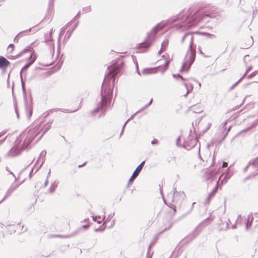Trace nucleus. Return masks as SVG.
<instances>
[{
  "mask_svg": "<svg viewBox=\"0 0 258 258\" xmlns=\"http://www.w3.org/2000/svg\"><path fill=\"white\" fill-rule=\"evenodd\" d=\"M123 66V62L121 58H119L117 61L108 67L107 75L105 77L102 83L101 96V100L98 104V106L93 111L95 114L99 111L104 112L110 104V99L112 94V89L115 82V76L120 71L121 68Z\"/></svg>",
  "mask_w": 258,
  "mask_h": 258,
  "instance_id": "obj_2",
  "label": "nucleus"
},
{
  "mask_svg": "<svg viewBox=\"0 0 258 258\" xmlns=\"http://www.w3.org/2000/svg\"><path fill=\"white\" fill-rule=\"evenodd\" d=\"M54 0H49V7H53Z\"/></svg>",
  "mask_w": 258,
  "mask_h": 258,
  "instance_id": "obj_45",
  "label": "nucleus"
},
{
  "mask_svg": "<svg viewBox=\"0 0 258 258\" xmlns=\"http://www.w3.org/2000/svg\"><path fill=\"white\" fill-rule=\"evenodd\" d=\"M154 72V69H145L143 70L142 73L144 75L150 74Z\"/></svg>",
  "mask_w": 258,
  "mask_h": 258,
  "instance_id": "obj_23",
  "label": "nucleus"
},
{
  "mask_svg": "<svg viewBox=\"0 0 258 258\" xmlns=\"http://www.w3.org/2000/svg\"><path fill=\"white\" fill-rule=\"evenodd\" d=\"M257 74H258V70L255 71L254 72H252V73H251L249 75H248L247 78L248 79H250L254 76H256Z\"/></svg>",
  "mask_w": 258,
  "mask_h": 258,
  "instance_id": "obj_27",
  "label": "nucleus"
},
{
  "mask_svg": "<svg viewBox=\"0 0 258 258\" xmlns=\"http://www.w3.org/2000/svg\"><path fill=\"white\" fill-rule=\"evenodd\" d=\"M145 161H143L137 167V168H138V169H139L140 170H142L144 164H145Z\"/></svg>",
  "mask_w": 258,
  "mask_h": 258,
  "instance_id": "obj_33",
  "label": "nucleus"
},
{
  "mask_svg": "<svg viewBox=\"0 0 258 258\" xmlns=\"http://www.w3.org/2000/svg\"><path fill=\"white\" fill-rule=\"evenodd\" d=\"M33 171V168L32 169L31 172H30V174H29L30 178L32 177V173Z\"/></svg>",
  "mask_w": 258,
  "mask_h": 258,
  "instance_id": "obj_61",
  "label": "nucleus"
},
{
  "mask_svg": "<svg viewBox=\"0 0 258 258\" xmlns=\"http://www.w3.org/2000/svg\"><path fill=\"white\" fill-rule=\"evenodd\" d=\"M17 139H18V138ZM17 140H16L15 142V146L13 147L6 154V156L7 157H12L18 155L20 153L21 150H24L22 148L24 139H23L21 142L18 144H16ZM28 146L29 145L24 148V149H26Z\"/></svg>",
  "mask_w": 258,
  "mask_h": 258,
  "instance_id": "obj_5",
  "label": "nucleus"
},
{
  "mask_svg": "<svg viewBox=\"0 0 258 258\" xmlns=\"http://www.w3.org/2000/svg\"><path fill=\"white\" fill-rule=\"evenodd\" d=\"M91 11L90 7H86L83 9V12L86 13L90 12Z\"/></svg>",
  "mask_w": 258,
  "mask_h": 258,
  "instance_id": "obj_35",
  "label": "nucleus"
},
{
  "mask_svg": "<svg viewBox=\"0 0 258 258\" xmlns=\"http://www.w3.org/2000/svg\"><path fill=\"white\" fill-rule=\"evenodd\" d=\"M152 101H153V99H151V100L150 101V102H149L148 104H147L146 105H145L142 108L140 109L139 111H142L144 110L145 109H146V108H147L151 104V103H152Z\"/></svg>",
  "mask_w": 258,
  "mask_h": 258,
  "instance_id": "obj_31",
  "label": "nucleus"
},
{
  "mask_svg": "<svg viewBox=\"0 0 258 258\" xmlns=\"http://www.w3.org/2000/svg\"><path fill=\"white\" fill-rule=\"evenodd\" d=\"M46 151H43L40 154V157L41 156H45V154H46Z\"/></svg>",
  "mask_w": 258,
  "mask_h": 258,
  "instance_id": "obj_50",
  "label": "nucleus"
},
{
  "mask_svg": "<svg viewBox=\"0 0 258 258\" xmlns=\"http://www.w3.org/2000/svg\"><path fill=\"white\" fill-rule=\"evenodd\" d=\"M14 48V44H10L8 47V50L10 51V52H12L13 51Z\"/></svg>",
  "mask_w": 258,
  "mask_h": 258,
  "instance_id": "obj_32",
  "label": "nucleus"
},
{
  "mask_svg": "<svg viewBox=\"0 0 258 258\" xmlns=\"http://www.w3.org/2000/svg\"><path fill=\"white\" fill-rule=\"evenodd\" d=\"M198 234L199 232H197V229H196L192 233L188 235L187 238H189L190 240H191L192 239H194Z\"/></svg>",
  "mask_w": 258,
  "mask_h": 258,
  "instance_id": "obj_24",
  "label": "nucleus"
},
{
  "mask_svg": "<svg viewBox=\"0 0 258 258\" xmlns=\"http://www.w3.org/2000/svg\"><path fill=\"white\" fill-rule=\"evenodd\" d=\"M191 139H190L189 142L185 141H184L182 146L185 148H191L195 146L196 145L197 140L195 139H194L192 137H191Z\"/></svg>",
  "mask_w": 258,
  "mask_h": 258,
  "instance_id": "obj_13",
  "label": "nucleus"
},
{
  "mask_svg": "<svg viewBox=\"0 0 258 258\" xmlns=\"http://www.w3.org/2000/svg\"><path fill=\"white\" fill-rule=\"evenodd\" d=\"M184 197L183 192L175 191L172 197V202L177 204L183 200Z\"/></svg>",
  "mask_w": 258,
  "mask_h": 258,
  "instance_id": "obj_8",
  "label": "nucleus"
},
{
  "mask_svg": "<svg viewBox=\"0 0 258 258\" xmlns=\"http://www.w3.org/2000/svg\"><path fill=\"white\" fill-rule=\"evenodd\" d=\"M178 78H180L182 81H185L186 80L185 79H184L182 76H181L180 75H178Z\"/></svg>",
  "mask_w": 258,
  "mask_h": 258,
  "instance_id": "obj_55",
  "label": "nucleus"
},
{
  "mask_svg": "<svg viewBox=\"0 0 258 258\" xmlns=\"http://www.w3.org/2000/svg\"><path fill=\"white\" fill-rule=\"evenodd\" d=\"M10 64V62L4 57L0 56V68L7 67Z\"/></svg>",
  "mask_w": 258,
  "mask_h": 258,
  "instance_id": "obj_16",
  "label": "nucleus"
},
{
  "mask_svg": "<svg viewBox=\"0 0 258 258\" xmlns=\"http://www.w3.org/2000/svg\"><path fill=\"white\" fill-rule=\"evenodd\" d=\"M228 166V163L226 162H223L222 166L223 167H226Z\"/></svg>",
  "mask_w": 258,
  "mask_h": 258,
  "instance_id": "obj_54",
  "label": "nucleus"
},
{
  "mask_svg": "<svg viewBox=\"0 0 258 258\" xmlns=\"http://www.w3.org/2000/svg\"><path fill=\"white\" fill-rule=\"evenodd\" d=\"M215 175V173L211 169H208L205 173V179L208 182L213 180V178Z\"/></svg>",
  "mask_w": 258,
  "mask_h": 258,
  "instance_id": "obj_11",
  "label": "nucleus"
},
{
  "mask_svg": "<svg viewBox=\"0 0 258 258\" xmlns=\"http://www.w3.org/2000/svg\"><path fill=\"white\" fill-rule=\"evenodd\" d=\"M184 86L185 87L186 89V94L185 95V96H186L190 91H191V90H192L193 89V86L191 85V84H188L187 83H184L183 84Z\"/></svg>",
  "mask_w": 258,
  "mask_h": 258,
  "instance_id": "obj_22",
  "label": "nucleus"
},
{
  "mask_svg": "<svg viewBox=\"0 0 258 258\" xmlns=\"http://www.w3.org/2000/svg\"><path fill=\"white\" fill-rule=\"evenodd\" d=\"M6 133V131H4L0 133V138Z\"/></svg>",
  "mask_w": 258,
  "mask_h": 258,
  "instance_id": "obj_48",
  "label": "nucleus"
},
{
  "mask_svg": "<svg viewBox=\"0 0 258 258\" xmlns=\"http://www.w3.org/2000/svg\"><path fill=\"white\" fill-rule=\"evenodd\" d=\"M249 168H251L253 171L252 172L253 176L258 174V157L249 162L248 165L244 168V171H246Z\"/></svg>",
  "mask_w": 258,
  "mask_h": 258,
  "instance_id": "obj_6",
  "label": "nucleus"
},
{
  "mask_svg": "<svg viewBox=\"0 0 258 258\" xmlns=\"http://www.w3.org/2000/svg\"><path fill=\"white\" fill-rule=\"evenodd\" d=\"M152 101H153V99H151V100L150 101V102H149L148 104H147L146 105H145L142 108L140 109L139 111H142L144 110L145 109H146V108H147L151 104V103H152Z\"/></svg>",
  "mask_w": 258,
  "mask_h": 258,
  "instance_id": "obj_30",
  "label": "nucleus"
},
{
  "mask_svg": "<svg viewBox=\"0 0 258 258\" xmlns=\"http://www.w3.org/2000/svg\"><path fill=\"white\" fill-rule=\"evenodd\" d=\"M240 83V81H237L234 84H233L230 88V90H231L234 88Z\"/></svg>",
  "mask_w": 258,
  "mask_h": 258,
  "instance_id": "obj_40",
  "label": "nucleus"
},
{
  "mask_svg": "<svg viewBox=\"0 0 258 258\" xmlns=\"http://www.w3.org/2000/svg\"><path fill=\"white\" fill-rule=\"evenodd\" d=\"M59 183V181L57 180H55L50 185L49 189L48 192L50 194H52L54 192L55 190L56 187L58 186V184Z\"/></svg>",
  "mask_w": 258,
  "mask_h": 258,
  "instance_id": "obj_17",
  "label": "nucleus"
},
{
  "mask_svg": "<svg viewBox=\"0 0 258 258\" xmlns=\"http://www.w3.org/2000/svg\"><path fill=\"white\" fill-rule=\"evenodd\" d=\"M246 74H247V73H246V72H245V73L243 75V76L241 77V78L238 81H240V82L241 81V80L244 79V78L245 77Z\"/></svg>",
  "mask_w": 258,
  "mask_h": 258,
  "instance_id": "obj_47",
  "label": "nucleus"
},
{
  "mask_svg": "<svg viewBox=\"0 0 258 258\" xmlns=\"http://www.w3.org/2000/svg\"><path fill=\"white\" fill-rule=\"evenodd\" d=\"M214 17L215 15L211 13L202 11H196L191 16H190L189 13L185 14L180 13L169 19L166 22H162L157 24L149 33H148L147 40L144 42L140 43V48H148L155 40V36L158 32L167 25L178 22L176 24L177 26L178 29L182 27L189 28L196 25L201 22L204 23L208 22L210 18Z\"/></svg>",
  "mask_w": 258,
  "mask_h": 258,
  "instance_id": "obj_1",
  "label": "nucleus"
},
{
  "mask_svg": "<svg viewBox=\"0 0 258 258\" xmlns=\"http://www.w3.org/2000/svg\"><path fill=\"white\" fill-rule=\"evenodd\" d=\"M178 74H177V75L173 74V75H172V76H173V78H176V79L177 77H178Z\"/></svg>",
  "mask_w": 258,
  "mask_h": 258,
  "instance_id": "obj_63",
  "label": "nucleus"
},
{
  "mask_svg": "<svg viewBox=\"0 0 258 258\" xmlns=\"http://www.w3.org/2000/svg\"><path fill=\"white\" fill-rule=\"evenodd\" d=\"M92 218H93V221H97L98 223H101V221H99V220L97 221V216H95V217H94V216H92Z\"/></svg>",
  "mask_w": 258,
  "mask_h": 258,
  "instance_id": "obj_43",
  "label": "nucleus"
},
{
  "mask_svg": "<svg viewBox=\"0 0 258 258\" xmlns=\"http://www.w3.org/2000/svg\"><path fill=\"white\" fill-rule=\"evenodd\" d=\"M141 171L136 168V170L134 171L132 176L130 178L129 182H132L139 174Z\"/></svg>",
  "mask_w": 258,
  "mask_h": 258,
  "instance_id": "obj_21",
  "label": "nucleus"
},
{
  "mask_svg": "<svg viewBox=\"0 0 258 258\" xmlns=\"http://www.w3.org/2000/svg\"><path fill=\"white\" fill-rule=\"evenodd\" d=\"M168 43H169L168 38H166L161 44V48L158 52L159 55H160L161 53H162V52H163L166 50V47L168 45Z\"/></svg>",
  "mask_w": 258,
  "mask_h": 258,
  "instance_id": "obj_14",
  "label": "nucleus"
},
{
  "mask_svg": "<svg viewBox=\"0 0 258 258\" xmlns=\"http://www.w3.org/2000/svg\"><path fill=\"white\" fill-rule=\"evenodd\" d=\"M78 25V23H76L73 27V28L72 29H69L68 30L67 32V34L64 37V39L66 40H68L70 37H71L73 32L74 31V30L76 29V28L77 27Z\"/></svg>",
  "mask_w": 258,
  "mask_h": 258,
  "instance_id": "obj_19",
  "label": "nucleus"
},
{
  "mask_svg": "<svg viewBox=\"0 0 258 258\" xmlns=\"http://www.w3.org/2000/svg\"><path fill=\"white\" fill-rule=\"evenodd\" d=\"M35 58H33L32 60H31L30 62H28L27 64H26L22 69L21 72V84H22V87L23 90L25 91V83L24 81L23 80L22 76V72L23 71L27 70L35 61Z\"/></svg>",
  "mask_w": 258,
  "mask_h": 258,
  "instance_id": "obj_10",
  "label": "nucleus"
},
{
  "mask_svg": "<svg viewBox=\"0 0 258 258\" xmlns=\"http://www.w3.org/2000/svg\"><path fill=\"white\" fill-rule=\"evenodd\" d=\"M50 175V169H49V172H48V173L47 174V177H46V179H48V178L49 177Z\"/></svg>",
  "mask_w": 258,
  "mask_h": 258,
  "instance_id": "obj_60",
  "label": "nucleus"
},
{
  "mask_svg": "<svg viewBox=\"0 0 258 258\" xmlns=\"http://www.w3.org/2000/svg\"><path fill=\"white\" fill-rule=\"evenodd\" d=\"M43 162H44V161L43 160L42 163H41V164L37 168V169L36 170L35 172L37 171L41 167V166H42V164L43 163Z\"/></svg>",
  "mask_w": 258,
  "mask_h": 258,
  "instance_id": "obj_58",
  "label": "nucleus"
},
{
  "mask_svg": "<svg viewBox=\"0 0 258 258\" xmlns=\"http://www.w3.org/2000/svg\"><path fill=\"white\" fill-rule=\"evenodd\" d=\"M249 56L248 54L245 55L244 56L243 61L245 63V66H247L248 62H249L250 61V59H249Z\"/></svg>",
  "mask_w": 258,
  "mask_h": 258,
  "instance_id": "obj_28",
  "label": "nucleus"
},
{
  "mask_svg": "<svg viewBox=\"0 0 258 258\" xmlns=\"http://www.w3.org/2000/svg\"><path fill=\"white\" fill-rule=\"evenodd\" d=\"M105 218V216H103V217L101 218V217L100 216H97V219H100L101 220H103Z\"/></svg>",
  "mask_w": 258,
  "mask_h": 258,
  "instance_id": "obj_57",
  "label": "nucleus"
},
{
  "mask_svg": "<svg viewBox=\"0 0 258 258\" xmlns=\"http://www.w3.org/2000/svg\"><path fill=\"white\" fill-rule=\"evenodd\" d=\"M113 215L110 214V215L108 216V219L109 220H110V219L112 218Z\"/></svg>",
  "mask_w": 258,
  "mask_h": 258,
  "instance_id": "obj_62",
  "label": "nucleus"
},
{
  "mask_svg": "<svg viewBox=\"0 0 258 258\" xmlns=\"http://www.w3.org/2000/svg\"><path fill=\"white\" fill-rule=\"evenodd\" d=\"M258 12V10L255 9L253 11V16H256L257 13Z\"/></svg>",
  "mask_w": 258,
  "mask_h": 258,
  "instance_id": "obj_46",
  "label": "nucleus"
},
{
  "mask_svg": "<svg viewBox=\"0 0 258 258\" xmlns=\"http://www.w3.org/2000/svg\"><path fill=\"white\" fill-rule=\"evenodd\" d=\"M180 137H178V138L176 139V146H178V147H181V145L180 144Z\"/></svg>",
  "mask_w": 258,
  "mask_h": 258,
  "instance_id": "obj_37",
  "label": "nucleus"
},
{
  "mask_svg": "<svg viewBox=\"0 0 258 258\" xmlns=\"http://www.w3.org/2000/svg\"><path fill=\"white\" fill-rule=\"evenodd\" d=\"M66 30V28L65 26L61 28L60 33H59V35L58 41H59V40H60V37L62 35H63V34L64 33Z\"/></svg>",
  "mask_w": 258,
  "mask_h": 258,
  "instance_id": "obj_29",
  "label": "nucleus"
},
{
  "mask_svg": "<svg viewBox=\"0 0 258 258\" xmlns=\"http://www.w3.org/2000/svg\"><path fill=\"white\" fill-rule=\"evenodd\" d=\"M230 177V175H229L228 173H227L226 175L224 176V178L222 180L221 183L222 184L227 182L228 179Z\"/></svg>",
  "mask_w": 258,
  "mask_h": 258,
  "instance_id": "obj_26",
  "label": "nucleus"
},
{
  "mask_svg": "<svg viewBox=\"0 0 258 258\" xmlns=\"http://www.w3.org/2000/svg\"><path fill=\"white\" fill-rule=\"evenodd\" d=\"M220 178H221V177L219 178L218 181L217 182V184H216V186L214 188V189L212 190V191L209 194L208 197L206 199V203L207 204H208L210 203L211 199L213 197H214L215 196V194L216 193L217 189H218V183H219Z\"/></svg>",
  "mask_w": 258,
  "mask_h": 258,
  "instance_id": "obj_12",
  "label": "nucleus"
},
{
  "mask_svg": "<svg viewBox=\"0 0 258 258\" xmlns=\"http://www.w3.org/2000/svg\"><path fill=\"white\" fill-rule=\"evenodd\" d=\"M53 32V29H52L50 32L49 35L47 36L45 39V42L49 47L51 54H53L54 51V44L52 40V34Z\"/></svg>",
  "mask_w": 258,
  "mask_h": 258,
  "instance_id": "obj_7",
  "label": "nucleus"
},
{
  "mask_svg": "<svg viewBox=\"0 0 258 258\" xmlns=\"http://www.w3.org/2000/svg\"><path fill=\"white\" fill-rule=\"evenodd\" d=\"M6 138H7V137H5V139L0 140V145L2 144L4 142V141L6 140Z\"/></svg>",
  "mask_w": 258,
  "mask_h": 258,
  "instance_id": "obj_59",
  "label": "nucleus"
},
{
  "mask_svg": "<svg viewBox=\"0 0 258 258\" xmlns=\"http://www.w3.org/2000/svg\"><path fill=\"white\" fill-rule=\"evenodd\" d=\"M70 236V235H66V236H62V235H59V234H58V235H55L53 236V237H61V238H68Z\"/></svg>",
  "mask_w": 258,
  "mask_h": 258,
  "instance_id": "obj_38",
  "label": "nucleus"
},
{
  "mask_svg": "<svg viewBox=\"0 0 258 258\" xmlns=\"http://www.w3.org/2000/svg\"><path fill=\"white\" fill-rule=\"evenodd\" d=\"M50 128L51 123H48L43 128L42 127L41 124H39L38 125H36L33 128H31L28 132L25 131L18 137L16 144H19L24 139L22 148L24 149L30 144L35 138L42 133L41 135L37 140V142H38Z\"/></svg>",
  "mask_w": 258,
  "mask_h": 258,
  "instance_id": "obj_3",
  "label": "nucleus"
},
{
  "mask_svg": "<svg viewBox=\"0 0 258 258\" xmlns=\"http://www.w3.org/2000/svg\"><path fill=\"white\" fill-rule=\"evenodd\" d=\"M130 120V119H127V121L124 123V125H123V127H122V130H121V133H120V136H121V135H122V134H123V133L124 129V127H125V125L126 124V123H127Z\"/></svg>",
  "mask_w": 258,
  "mask_h": 258,
  "instance_id": "obj_36",
  "label": "nucleus"
},
{
  "mask_svg": "<svg viewBox=\"0 0 258 258\" xmlns=\"http://www.w3.org/2000/svg\"><path fill=\"white\" fill-rule=\"evenodd\" d=\"M140 112V111H139V110L138 111L136 112L135 113H134L133 115H132L131 116V117L129 119H130V120H131V119H132V118H133V117H134V116H135L137 113H139V112Z\"/></svg>",
  "mask_w": 258,
  "mask_h": 258,
  "instance_id": "obj_49",
  "label": "nucleus"
},
{
  "mask_svg": "<svg viewBox=\"0 0 258 258\" xmlns=\"http://www.w3.org/2000/svg\"><path fill=\"white\" fill-rule=\"evenodd\" d=\"M26 112L28 118H30L32 114V109L30 106H28L27 99H25Z\"/></svg>",
  "mask_w": 258,
  "mask_h": 258,
  "instance_id": "obj_15",
  "label": "nucleus"
},
{
  "mask_svg": "<svg viewBox=\"0 0 258 258\" xmlns=\"http://www.w3.org/2000/svg\"><path fill=\"white\" fill-rule=\"evenodd\" d=\"M48 183V179H46L45 181L44 182V186L46 187Z\"/></svg>",
  "mask_w": 258,
  "mask_h": 258,
  "instance_id": "obj_51",
  "label": "nucleus"
},
{
  "mask_svg": "<svg viewBox=\"0 0 258 258\" xmlns=\"http://www.w3.org/2000/svg\"><path fill=\"white\" fill-rule=\"evenodd\" d=\"M145 161H143L137 167V168H138V169H139L140 170H142L144 164H145Z\"/></svg>",
  "mask_w": 258,
  "mask_h": 258,
  "instance_id": "obj_34",
  "label": "nucleus"
},
{
  "mask_svg": "<svg viewBox=\"0 0 258 258\" xmlns=\"http://www.w3.org/2000/svg\"><path fill=\"white\" fill-rule=\"evenodd\" d=\"M181 42H184L188 45V49L181 68V71H187L194 61L196 56V50L192 47V34L190 33L185 34L181 40Z\"/></svg>",
  "mask_w": 258,
  "mask_h": 258,
  "instance_id": "obj_4",
  "label": "nucleus"
},
{
  "mask_svg": "<svg viewBox=\"0 0 258 258\" xmlns=\"http://www.w3.org/2000/svg\"><path fill=\"white\" fill-rule=\"evenodd\" d=\"M246 71H245V72L246 73H248L252 68V67L251 66H246Z\"/></svg>",
  "mask_w": 258,
  "mask_h": 258,
  "instance_id": "obj_41",
  "label": "nucleus"
},
{
  "mask_svg": "<svg viewBox=\"0 0 258 258\" xmlns=\"http://www.w3.org/2000/svg\"><path fill=\"white\" fill-rule=\"evenodd\" d=\"M31 28L20 32L19 33H18L15 36V37L14 38V41L15 42H18L19 41V38L23 37V33H29V32L31 31Z\"/></svg>",
  "mask_w": 258,
  "mask_h": 258,
  "instance_id": "obj_18",
  "label": "nucleus"
},
{
  "mask_svg": "<svg viewBox=\"0 0 258 258\" xmlns=\"http://www.w3.org/2000/svg\"><path fill=\"white\" fill-rule=\"evenodd\" d=\"M19 185V184H12L7 191L4 198L0 201V203L3 202L6 198L9 197L12 194V193L18 187Z\"/></svg>",
  "mask_w": 258,
  "mask_h": 258,
  "instance_id": "obj_9",
  "label": "nucleus"
},
{
  "mask_svg": "<svg viewBox=\"0 0 258 258\" xmlns=\"http://www.w3.org/2000/svg\"><path fill=\"white\" fill-rule=\"evenodd\" d=\"M250 223H249V222H247L246 223V228L248 229V227L250 226Z\"/></svg>",
  "mask_w": 258,
  "mask_h": 258,
  "instance_id": "obj_56",
  "label": "nucleus"
},
{
  "mask_svg": "<svg viewBox=\"0 0 258 258\" xmlns=\"http://www.w3.org/2000/svg\"><path fill=\"white\" fill-rule=\"evenodd\" d=\"M71 24H72V21H70V22H69V23L66 25V26L68 27V26H70Z\"/></svg>",
  "mask_w": 258,
  "mask_h": 258,
  "instance_id": "obj_64",
  "label": "nucleus"
},
{
  "mask_svg": "<svg viewBox=\"0 0 258 258\" xmlns=\"http://www.w3.org/2000/svg\"><path fill=\"white\" fill-rule=\"evenodd\" d=\"M164 65L163 67H162V72L164 73L168 68V66L169 64V61L167 60H164Z\"/></svg>",
  "mask_w": 258,
  "mask_h": 258,
  "instance_id": "obj_25",
  "label": "nucleus"
},
{
  "mask_svg": "<svg viewBox=\"0 0 258 258\" xmlns=\"http://www.w3.org/2000/svg\"><path fill=\"white\" fill-rule=\"evenodd\" d=\"M104 228H105V227L104 228H102V229L96 228V229H95V231L97 232V231H103Z\"/></svg>",
  "mask_w": 258,
  "mask_h": 258,
  "instance_id": "obj_52",
  "label": "nucleus"
},
{
  "mask_svg": "<svg viewBox=\"0 0 258 258\" xmlns=\"http://www.w3.org/2000/svg\"><path fill=\"white\" fill-rule=\"evenodd\" d=\"M6 170H7L8 172H9V173H10V174H12V175H13V176L15 178V180H17V178H16V176H15V174H14L12 172H11V171H10L9 170V169L8 167H6Z\"/></svg>",
  "mask_w": 258,
  "mask_h": 258,
  "instance_id": "obj_39",
  "label": "nucleus"
},
{
  "mask_svg": "<svg viewBox=\"0 0 258 258\" xmlns=\"http://www.w3.org/2000/svg\"><path fill=\"white\" fill-rule=\"evenodd\" d=\"M15 110L16 113L17 114V117H18V118H19V113H18V108H17V107L16 105H15Z\"/></svg>",
  "mask_w": 258,
  "mask_h": 258,
  "instance_id": "obj_44",
  "label": "nucleus"
},
{
  "mask_svg": "<svg viewBox=\"0 0 258 258\" xmlns=\"http://www.w3.org/2000/svg\"><path fill=\"white\" fill-rule=\"evenodd\" d=\"M231 127V126H230L228 127V130H227V133H226L225 135L224 136V137L223 139H224V138H225V137L227 136V135L228 133V132H229V131L230 130Z\"/></svg>",
  "mask_w": 258,
  "mask_h": 258,
  "instance_id": "obj_53",
  "label": "nucleus"
},
{
  "mask_svg": "<svg viewBox=\"0 0 258 258\" xmlns=\"http://www.w3.org/2000/svg\"><path fill=\"white\" fill-rule=\"evenodd\" d=\"M230 222V221L228 219V221H226L225 222H222V223L220 224V225H222L219 228V230H227L229 227V224Z\"/></svg>",
  "mask_w": 258,
  "mask_h": 258,
  "instance_id": "obj_20",
  "label": "nucleus"
},
{
  "mask_svg": "<svg viewBox=\"0 0 258 258\" xmlns=\"http://www.w3.org/2000/svg\"><path fill=\"white\" fill-rule=\"evenodd\" d=\"M152 145H157L159 144V141L157 139H154L151 142Z\"/></svg>",
  "mask_w": 258,
  "mask_h": 258,
  "instance_id": "obj_42",
  "label": "nucleus"
}]
</instances>
